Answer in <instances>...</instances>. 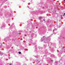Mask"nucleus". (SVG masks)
<instances>
[{
  "mask_svg": "<svg viewBox=\"0 0 65 65\" xmlns=\"http://www.w3.org/2000/svg\"><path fill=\"white\" fill-rule=\"evenodd\" d=\"M52 29L51 28H49L48 31H52Z\"/></svg>",
  "mask_w": 65,
  "mask_h": 65,
  "instance_id": "obj_1",
  "label": "nucleus"
},
{
  "mask_svg": "<svg viewBox=\"0 0 65 65\" xmlns=\"http://www.w3.org/2000/svg\"><path fill=\"white\" fill-rule=\"evenodd\" d=\"M39 19L40 20H41V19H42V17H40L39 18Z\"/></svg>",
  "mask_w": 65,
  "mask_h": 65,
  "instance_id": "obj_2",
  "label": "nucleus"
},
{
  "mask_svg": "<svg viewBox=\"0 0 65 65\" xmlns=\"http://www.w3.org/2000/svg\"><path fill=\"white\" fill-rule=\"evenodd\" d=\"M19 54H21V52H19Z\"/></svg>",
  "mask_w": 65,
  "mask_h": 65,
  "instance_id": "obj_3",
  "label": "nucleus"
},
{
  "mask_svg": "<svg viewBox=\"0 0 65 65\" xmlns=\"http://www.w3.org/2000/svg\"><path fill=\"white\" fill-rule=\"evenodd\" d=\"M43 21H45V20L44 19V20H43Z\"/></svg>",
  "mask_w": 65,
  "mask_h": 65,
  "instance_id": "obj_4",
  "label": "nucleus"
},
{
  "mask_svg": "<svg viewBox=\"0 0 65 65\" xmlns=\"http://www.w3.org/2000/svg\"><path fill=\"white\" fill-rule=\"evenodd\" d=\"M53 32H54V30H53Z\"/></svg>",
  "mask_w": 65,
  "mask_h": 65,
  "instance_id": "obj_5",
  "label": "nucleus"
},
{
  "mask_svg": "<svg viewBox=\"0 0 65 65\" xmlns=\"http://www.w3.org/2000/svg\"><path fill=\"white\" fill-rule=\"evenodd\" d=\"M64 15H65V13H64Z\"/></svg>",
  "mask_w": 65,
  "mask_h": 65,
  "instance_id": "obj_6",
  "label": "nucleus"
},
{
  "mask_svg": "<svg viewBox=\"0 0 65 65\" xmlns=\"http://www.w3.org/2000/svg\"><path fill=\"white\" fill-rule=\"evenodd\" d=\"M43 38H44V36H43Z\"/></svg>",
  "mask_w": 65,
  "mask_h": 65,
  "instance_id": "obj_7",
  "label": "nucleus"
},
{
  "mask_svg": "<svg viewBox=\"0 0 65 65\" xmlns=\"http://www.w3.org/2000/svg\"><path fill=\"white\" fill-rule=\"evenodd\" d=\"M47 38H49V37H47Z\"/></svg>",
  "mask_w": 65,
  "mask_h": 65,
  "instance_id": "obj_8",
  "label": "nucleus"
},
{
  "mask_svg": "<svg viewBox=\"0 0 65 65\" xmlns=\"http://www.w3.org/2000/svg\"><path fill=\"white\" fill-rule=\"evenodd\" d=\"M9 65H11V64H10Z\"/></svg>",
  "mask_w": 65,
  "mask_h": 65,
  "instance_id": "obj_9",
  "label": "nucleus"
},
{
  "mask_svg": "<svg viewBox=\"0 0 65 65\" xmlns=\"http://www.w3.org/2000/svg\"><path fill=\"white\" fill-rule=\"evenodd\" d=\"M64 1H65V0H64Z\"/></svg>",
  "mask_w": 65,
  "mask_h": 65,
  "instance_id": "obj_10",
  "label": "nucleus"
}]
</instances>
